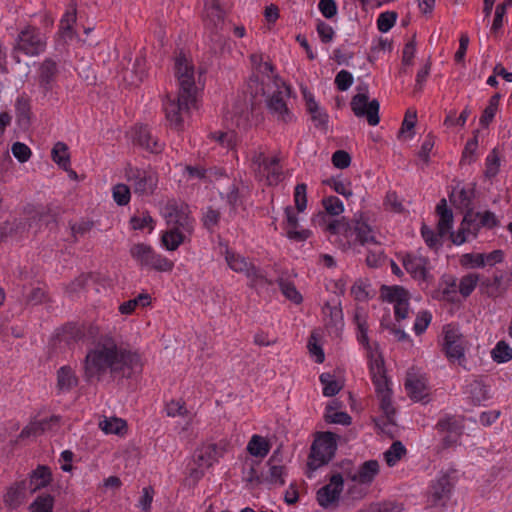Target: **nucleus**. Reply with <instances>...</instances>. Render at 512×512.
Listing matches in <instances>:
<instances>
[{
  "label": "nucleus",
  "mask_w": 512,
  "mask_h": 512,
  "mask_svg": "<svg viewBox=\"0 0 512 512\" xmlns=\"http://www.w3.org/2000/svg\"><path fill=\"white\" fill-rule=\"evenodd\" d=\"M263 176H266L268 183L277 184L281 180V167L279 165V159L277 157L269 158L265 161L261 172Z\"/></svg>",
  "instance_id": "36"
},
{
  "label": "nucleus",
  "mask_w": 512,
  "mask_h": 512,
  "mask_svg": "<svg viewBox=\"0 0 512 512\" xmlns=\"http://www.w3.org/2000/svg\"><path fill=\"white\" fill-rule=\"evenodd\" d=\"M402 265L412 278L425 281L428 276L429 259L419 253H407L401 259Z\"/></svg>",
  "instance_id": "19"
},
{
  "label": "nucleus",
  "mask_w": 512,
  "mask_h": 512,
  "mask_svg": "<svg viewBox=\"0 0 512 512\" xmlns=\"http://www.w3.org/2000/svg\"><path fill=\"white\" fill-rule=\"evenodd\" d=\"M58 63L52 58H45L38 64L35 81L43 96L51 93L57 84Z\"/></svg>",
  "instance_id": "15"
},
{
  "label": "nucleus",
  "mask_w": 512,
  "mask_h": 512,
  "mask_svg": "<svg viewBox=\"0 0 512 512\" xmlns=\"http://www.w3.org/2000/svg\"><path fill=\"white\" fill-rule=\"evenodd\" d=\"M435 214L438 217L437 230L441 234H452L451 229L454 224V215L452 209L447 205L445 198H442L436 205Z\"/></svg>",
  "instance_id": "25"
},
{
  "label": "nucleus",
  "mask_w": 512,
  "mask_h": 512,
  "mask_svg": "<svg viewBox=\"0 0 512 512\" xmlns=\"http://www.w3.org/2000/svg\"><path fill=\"white\" fill-rule=\"evenodd\" d=\"M165 412L168 417H177L185 416L188 411L183 401L171 400L166 404Z\"/></svg>",
  "instance_id": "64"
},
{
  "label": "nucleus",
  "mask_w": 512,
  "mask_h": 512,
  "mask_svg": "<svg viewBox=\"0 0 512 512\" xmlns=\"http://www.w3.org/2000/svg\"><path fill=\"white\" fill-rule=\"evenodd\" d=\"M478 282L477 274H469L461 278L458 286V291L463 297L469 296L475 289Z\"/></svg>",
  "instance_id": "58"
},
{
  "label": "nucleus",
  "mask_w": 512,
  "mask_h": 512,
  "mask_svg": "<svg viewBox=\"0 0 512 512\" xmlns=\"http://www.w3.org/2000/svg\"><path fill=\"white\" fill-rule=\"evenodd\" d=\"M354 322L357 326V340L366 349H370L369 337H368V323L367 315L361 311H356L354 316Z\"/></svg>",
  "instance_id": "37"
},
{
  "label": "nucleus",
  "mask_w": 512,
  "mask_h": 512,
  "mask_svg": "<svg viewBox=\"0 0 512 512\" xmlns=\"http://www.w3.org/2000/svg\"><path fill=\"white\" fill-rule=\"evenodd\" d=\"M78 384V378L75 372L69 366H62L57 371V386L63 392L70 391Z\"/></svg>",
  "instance_id": "33"
},
{
  "label": "nucleus",
  "mask_w": 512,
  "mask_h": 512,
  "mask_svg": "<svg viewBox=\"0 0 512 512\" xmlns=\"http://www.w3.org/2000/svg\"><path fill=\"white\" fill-rule=\"evenodd\" d=\"M357 91L358 93L352 97L350 102L354 115L358 118H366L371 126L378 125L380 122L378 100L369 101L367 85H359Z\"/></svg>",
  "instance_id": "10"
},
{
  "label": "nucleus",
  "mask_w": 512,
  "mask_h": 512,
  "mask_svg": "<svg viewBox=\"0 0 512 512\" xmlns=\"http://www.w3.org/2000/svg\"><path fill=\"white\" fill-rule=\"evenodd\" d=\"M440 292L444 300L456 302L458 300V286L452 277L445 279L440 284Z\"/></svg>",
  "instance_id": "47"
},
{
  "label": "nucleus",
  "mask_w": 512,
  "mask_h": 512,
  "mask_svg": "<svg viewBox=\"0 0 512 512\" xmlns=\"http://www.w3.org/2000/svg\"><path fill=\"white\" fill-rule=\"evenodd\" d=\"M331 234L343 235L348 241L358 242L361 245L379 244L375 232L365 221L355 220L348 222L345 218L334 220L327 225Z\"/></svg>",
  "instance_id": "4"
},
{
  "label": "nucleus",
  "mask_w": 512,
  "mask_h": 512,
  "mask_svg": "<svg viewBox=\"0 0 512 512\" xmlns=\"http://www.w3.org/2000/svg\"><path fill=\"white\" fill-rule=\"evenodd\" d=\"M51 156L53 161L64 170L70 167V154L68 146L64 142H57L53 146Z\"/></svg>",
  "instance_id": "38"
},
{
  "label": "nucleus",
  "mask_w": 512,
  "mask_h": 512,
  "mask_svg": "<svg viewBox=\"0 0 512 512\" xmlns=\"http://www.w3.org/2000/svg\"><path fill=\"white\" fill-rule=\"evenodd\" d=\"M28 489L26 480L13 482L6 488L3 495L4 505L10 510L19 508L26 500V493Z\"/></svg>",
  "instance_id": "21"
},
{
  "label": "nucleus",
  "mask_w": 512,
  "mask_h": 512,
  "mask_svg": "<svg viewBox=\"0 0 512 512\" xmlns=\"http://www.w3.org/2000/svg\"><path fill=\"white\" fill-rule=\"evenodd\" d=\"M124 175L130 188L138 196H150L158 185V175L150 168H139L128 164Z\"/></svg>",
  "instance_id": "9"
},
{
  "label": "nucleus",
  "mask_w": 512,
  "mask_h": 512,
  "mask_svg": "<svg viewBox=\"0 0 512 512\" xmlns=\"http://www.w3.org/2000/svg\"><path fill=\"white\" fill-rule=\"evenodd\" d=\"M246 449L251 456L264 458L270 452L271 444L266 438L254 434L250 438Z\"/></svg>",
  "instance_id": "31"
},
{
  "label": "nucleus",
  "mask_w": 512,
  "mask_h": 512,
  "mask_svg": "<svg viewBox=\"0 0 512 512\" xmlns=\"http://www.w3.org/2000/svg\"><path fill=\"white\" fill-rule=\"evenodd\" d=\"M51 482V469L46 465H38L29 474L28 488L30 493H35L36 491L49 486Z\"/></svg>",
  "instance_id": "26"
},
{
  "label": "nucleus",
  "mask_w": 512,
  "mask_h": 512,
  "mask_svg": "<svg viewBox=\"0 0 512 512\" xmlns=\"http://www.w3.org/2000/svg\"><path fill=\"white\" fill-rule=\"evenodd\" d=\"M174 74L178 82V92L197 94L194 65L183 51L174 58Z\"/></svg>",
  "instance_id": "13"
},
{
  "label": "nucleus",
  "mask_w": 512,
  "mask_h": 512,
  "mask_svg": "<svg viewBox=\"0 0 512 512\" xmlns=\"http://www.w3.org/2000/svg\"><path fill=\"white\" fill-rule=\"evenodd\" d=\"M130 224L133 230H144L148 228L149 231H152L154 229V219L148 212L134 215L130 219Z\"/></svg>",
  "instance_id": "56"
},
{
  "label": "nucleus",
  "mask_w": 512,
  "mask_h": 512,
  "mask_svg": "<svg viewBox=\"0 0 512 512\" xmlns=\"http://www.w3.org/2000/svg\"><path fill=\"white\" fill-rule=\"evenodd\" d=\"M54 497L50 494H41L30 504V512H53Z\"/></svg>",
  "instance_id": "43"
},
{
  "label": "nucleus",
  "mask_w": 512,
  "mask_h": 512,
  "mask_svg": "<svg viewBox=\"0 0 512 512\" xmlns=\"http://www.w3.org/2000/svg\"><path fill=\"white\" fill-rule=\"evenodd\" d=\"M421 236L425 242V244L434 251H438L443 246V238L448 234H441L440 231L437 230L435 232L432 228L427 226L426 224H422Z\"/></svg>",
  "instance_id": "35"
},
{
  "label": "nucleus",
  "mask_w": 512,
  "mask_h": 512,
  "mask_svg": "<svg viewBox=\"0 0 512 512\" xmlns=\"http://www.w3.org/2000/svg\"><path fill=\"white\" fill-rule=\"evenodd\" d=\"M435 429L441 436V448L448 449L458 444L463 434L464 420L459 415L443 414L438 419Z\"/></svg>",
  "instance_id": "11"
},
{
  "label": "nucleus",
  "mask_w": 512,
  "mask_h": 512,
  "mask_svg": "<svg viewBox=\"0 0 512 512\" xmlns=\"http://www.w3.org/2000/svg\"><path fill=\"white\" fill-rule=\"evenodd\" d=\"M186 234L179 227H172L162 235V244L167 250L174 251L185 241Z\"/></svg>",
  "instance_id": "34"
},
{
  "label": "nucleus",
  "mask_w": 512,
  "mask_h": 512,
  "mask_svg": "<svg viewBox=\"0 0 512 512\" xmlns=\"http://www.w3.org/2000/svg\"><path fill=\"white\" fill-rule=\"evenodd\" d=\"M406 453V448L400 441L392 443L390 448L384 453V458L388 466L392 467L402 458Z\"/></svg>",
  "instance_id": "46"
},
{
  "label": "nucleus",
  "mask_w": 512,
  "mask_h": 512,
  "mask_svg": "<svg viewBox=\"0 0 512 512\" xmlns=\"http://www.w3.org/2000/svg\"><path fill=\"white\" fill-rule=\"evenodd\" d=\"M492 359L497 363H506L512 359V348L504 341H499L491 351Z\"/></svg>",
  "instance_id": "49"
},
{
  "label": "nucleus",
  "mask_w": 512,
  "mask_h": 512,
  "mask_svg": "<svg viewBox=\"0 0 512 512\" xmlns=\"http://www.w3.org/2000/svg\"><path fill=\"white\" fill-rule=\"evenodd\" d=\"M133 261L142 269L158 272H170L174 268V262L157 253L152 246L146 243H135L129 249Z\"/></svg>",
  "instance_id": "5"
},
{
  "label": "nucleus",
  "mask_w": 512,
  "mask_h": 512,
  "mask_svg": "<svg viewBox=\"0 0 512 512\" xmlns=\"http://www.w3.org/2000/svg\"><path fill=\"white\" fill-rule=\"evenodd\" d=\"M220 216L221 214L219 210L213 209L212 207H208L206 211L203 213V225L209 231H213V229L218 225L220 221Z\"/></svg>",
  "instance_id": "63"
},
{
  "label": "nucleus",
  "mask_w": 512,
  "mask_h": 512,
  "mask_svg": "<svg viewBox=\"0 0 512 512\" xmlns=\"http://www.w3.org/2000/svg\"><path fill=\"white\" fill-rule=\"evenodd\" d=\"M294 202L298 212H303L307 206V186L304 183L297 184L294 189Z\"/></svg>",
  "instance_id": "60"
},
{
  "label": "nucleus",
  "mask_w": 512,
  "mask_h": 512,
  "mask_svg": "<svg viewBox=\"0 0 512 512\" xmlns=\"http://www.w3.org/2000/svg\"><path fill=\"white\" fill-rule=\"evenodd\" d=\"M141 367L140 355L118 345L111 336L101 337L90 349L84 360V376L87 381H100L107 374L129 377Z\"/></svg>",
  "instance_id": "1"
},
{
  "label": "nucleus",
  "mask_w": 512,
  "mask_h": 512,
  "mask_svg": "<svg viewBox=\"0 0 512 512\" xmlns=\"http://www.w3.org/2000/svg\"><path fill=\"white\" fill-rule=\"evenodd\" d=\"M48 35L42 32L40 28L27 24L22 27L15 39L12 49V57L17 63H20L19 53L29 57H36L46 51Z\"/></svg>",
  "instance_id": "2"
},
{
  "label": "nucleus",
  "mask_w": 512,
  "mask_h": 512,
  "mask_svg": "<svg viewBox=\"0 0 512 512\" xmlns=\"http://www.w3.org/2000/svg\"><path fill=\"white\" fill-rule=\"evenodd\" d=\"M278 285H279V288H280L282 294L287 299H289L290 301H292L295 304H299L302 302V296L298 292V290L296 289L295 285L292 282L284 280V279H279Z\"/></svg>",
  "instance_id": "54"
},
{
  "label": "nucleus",
  "mask_w": 512,
  "mask_h": 512,
  "mask_svg": "<svg viewBox=\"0 0 512 512\" xmlns=\"http://www.w3.org/2000/svg\"><path fill=\"white\" fill-rule=\"evenodd\" d=\"M267 465L269 466V482L283 486L285 484V476L287 475L286 467L276 462Z\"/></svg>",
  "instance_id": "55"
},
{
  "label": "nucleus",
  "mask_w": 512,
  "mask_h": 512,
  "mask_svg": "<svg viewBox=\"0 0 512 512\" xmlns=\"http://www.w3.org/2000/svg\"><path fill=\"white\" fill-rule=\"evenodd\" d=\"M432 315L428 311H421L417 314L413 330L416 335H421L428 328L431 323Z\"/></svg>",
  "instance_id": "61"
},
{
  "label": "nucleus",
  "mask_w": 512,
  "mask_h": 512,
  "mask_svg": "<svg viewBox=\"0 0 512 512\" xmlns=\"http://www.w3.org/2000/svg\"><path fill=\"white\" fill-rule=\"evenodd\" d=\"M379 473V463L376 460L364 462L354 474H349V478L360 484H370Z\"/></svg>",
  "instance_id": "29"
},
{
  "label": "nucleus",
  "mask_w": 512,
  "mask_h": 512,
  "mask_svg": "<svg viewBox=\"0 0 512 512\" xmlns=\"http://www.w3.org/2000/svg\"><path fill=\"white\" fill-rule=\"evenodd\" d=\"M443 349L446 356L452 361L459 360L464 355L461 337L457 330L450 326L444 327Z\"/></svg>",
  "instance_id": "23"
},
{
  "label": "nucleus",
  "mask_w": 512,
  "mask_h": 512,
  "mask_svg": "<svg viewBox=\"0 0 512 512\" xmlns=\"http://www.w3.org/2000/svg\"><path fill=\"white\" fill-rule=\"evenodd\" d=\"M276 89L267 100L269 112L276 117L278 121L289 123L293 120V114L287 106V100L291 96V88L281 79H275Z\"/></svg>",
  "instance_id": "12"
},
{
  "label": "nucleus",
  "mask_w": 512,
  "mask_h": 512,
  "mask_svg": "<svg viewBox=\"0 0 512 512\" xmlns=\"http://www.w3.org/2000/svg\"><path fill=\"white\" fill-rule=\"evenodd\" d=\"M130 186L119 183L113 186L112 188V196L114 201L119 206H125L130 202L131 199V190Z\"/></svg>",
  "instance_id": "53"
},
{
  "label": "nucleus",
  "mask_w": 512,
  "mask_h": 512,
  "mask_svg": "<svg viewBox=\"0 0 512 512\" xmlns=\"http://www.w3.org/2000/svg\"><path fill=\"white\" fill-rule=\"evenodd\" d=\"M167 214L168 224L179 227L180 230L191 234L194 229V219L189 215L188 207L185 205H172Z\"/></svg>",
  "instance_id": "20"
},
{
  "label": "nucleus",
  "mask_w": 512,
  "mask_h": 512,
  "mask_svg": "<svg viewBox=\"0 0 512 512\" xmlns=\"http://www.w3.org/2000/svg\"><path fill=\"white\" fill-rule=\"evenodd\" d=\"M383 300L394 304V315L397 321L406 319L409 314V292L402 286H382Z\"/></svg>",
  "instance_id": "14"
},
{
  "label": "nucleus",
  "mask_w": 512,
  "mask_h": 512,
  "mask_svg": "<svg viewBox=\"0 0 512 512\" xmlns=\"http://www.w3.org/2000/svg\"><path fill=\"white\" fill-rule=\"evenodd\" d=\"M133 142L151 153H160L164 144L152 135L150 129L145 125L134 128Z\"/></svg>",
  "instance_id": "22"
},
{
  "label": "nucleus",
  "mask_w": 512,
  "mask_h": 512,
  "mask_svg": "<svg viewBox=\"0 0 512 512\" xmlns=\"http://www.w3.org/2000/svg\"><path fill=\"white\" fill-rule=\"evenodd\" d=\"M323 184L332 188L336 193L349 199L353 195L351 182L338 177H331L323 181Z\"/></svg>",
  "instance_id": "41"
},
{
  "label": "nucleus",
  "mask_w": 512,
  "mask_h": 512,
  "mask_svg": "<svg viewBox=\"0 0 512 512\" xmlns=\"http://www.w3.org/2000/svg\"><path fill=\"white\" fill-rule=\"evenodd\" d=\"M319 380L323 385V395L326 397H332L336 395L341 389L339 383L330 373H322L319 377Z\"/></svg>",
  "instance_id": "51"
},
{
  "label": "nucleus",
  "mask_w": 512,
  "mask_h": 512,
  "mask_svg": "<svg viewBox=\"0 0 512 512\" xmlns=\"http://www.w3.org/2000/svg\"><path fill=\"white\" fill-rule=\"evenodd\" d=\"M344 488V480L341 474H333L329 483L317 491L318 504L323 508H329L338 503Z\"/></svg>",
  "instance_id": "16"
},
{
  "label": "nucleus",
  "mask_w": 512,
  "mask_h": 512,
  "mask_svg": "<svg viewBox=\"0 0 512 512\" xmlns=\"http://www.w3.org/2000/svg\"><path fill=\"white\" fill-rule=\"evenodd\" d=\"M223 453L215 443L201 445L194 453V462L199 468H209L218 462Z\"/></svg>",
  "instance_id": "24"
},
{
  "label": "nucleus",
  "mask_w": 512,
  "mask_h": 512,
  "mask_svg": "<svg viewBox=\"0 0 512 512\" xmlns=\"http://www.w3.org/2000/svg\"><path fill=\"white\" fill-rule=\"evenodd\" d=\"M76 22V10L72 8L68 10L61 18L59 31L63 37L71 38L73 35L72 27Z\"/></svg>",
  "instance_id": "52"
},
{
  "label": "nucleus",
  "mask_w": 512,
  "mask_h": 512,
  "mask_svg": "<svg viewBox=\"0 0 512 512\" xmlns=\"http://www.w3.org/2000/svg\"><path fill=\"white\" fill-rule=\"evenodd\" d=\"M337 449L336 435L332 432L319 433L315 438L307 462L310 472H314L327 464Z\"/></svg>",
  "instance_id": "7"
},
{
  "label": "nucleus",
  "mask_w": 512,
  "mask_h": 512,
  "mask_svg": "<svg viewBox=\"0 0 512 512\" xmlns=\"http://www.w3.org/2000/svg\"><path fill=\"white\" fill-rule=\"evenodd\" d=\"M225 11L219 2H205L203 21L205 28L210 32L211 40L222 29L224 25Z\"/></svg>",
  "instance_id": "18"
},
{
  "label": "nucleus",
  "mask_w": 512,
  "mask_h": 512,
  "mask_svg": "<svg viewBox=\"0 0 512 512\" xmlns=\"http://www.w3.org/2000/svg\"><path fill=\"white\" fill-rule=\"evenodd\" d=\"M501 97L502 95L497 92L489 99L487 107L482 111V129L487 127L494 119L499 108Z\"/></svg>",
  "instance_id": "42"
},
{
  "label": "nucleus",
  "mask_w": 512,
  "mask_h": 512,
  "mask_svg": "<svg viewBox=\"0 0 512 512\" xmlns=\"http://www.w3.org/2000/svg\"><path fill=\"white\" fill-rule=\"evenodd\" d=\"M99 426L106 434L122 435L127 429L126 422L117 417L105 418Z\"/></svg>",
  "instance_id": "40"
},
{
  "label": "nucleus",
  "mask_w": 512,
  "mask_h": 512,
  "mask_svg": "<svg viewBox=\"0 0 512 512\" xmlns=\"http://www.w3.org/2000/svg\"><path fill=\"white\" fill-rule=\"evenodd\" d=\"M477 150H478V139L477 135H474V137L469 140L462 152V157L460 160L461 165H470L471 163H474L477 160Z\"/></svg>",
  "instance_id": "50"
},
{
  "label": "nucleus",
  "mask_w": 512,
  "mask_h": 512,
  "mask_svg": "<svg viewBox=\"0 0 512 512\" xmlns=\"http://www.w3.org/2000/svg\"><path fill=\"white\" fill-rule=\"evenodd\" d=\"M453 483L447 474L438 477L430 486L428 502L432 506H445L449 501Z\"/></svg>",
  "instance_id": "17"
},
{
  "label": "nucleus",
  "mask_w": 512,
  "mask_h": 512,
  "mask_svg": "<svg viewBox=\"0 0 512 512\" xmlns=\"http://www.w3.org/2000/svg\"><path fill=\"white\" fill-rule=\"evenodd\" d=\"M197 95L178 92L174 98L167 97L163 101V110L168 126L177 131L184 128V123L190 117L191 110L196 107Z\"/></svg>",
  "instance_id": "3"
},
{
  "label": "nucleus",
  "mask_w": 512,
  "mask_h": 512,
  "mask_svg": "<svg viewBox=\"0 0 512 512\" xmlns=\"http://www.w3.org/2000/svg\"><path fill=\"white\" fill-rule=\"evenodd\" d=\"M405 389L410 398L421 401L428 396V388L424 378L408 374L405 380Z\"/></svg>",
  "instance_id": "28"
},
{
  "label": "nucleus",
  "mask_w": 512,
  "mask_h": 512,
  "mask_svg": "<svg viewBox=\"0 0 512 512\" xmlns=\"http://www.w3.org/2000/svg\"><path fill=\"white\" fill-rule=\"evenodd\" d=\"M225 260L230 269L236 273H242L248 278L250 287L258 288L272 284L266 277L265 272L255 266L248 258L233 251L226 250Z\"/></svg>",
  "instance_id": "6"
},
{
  "label": "nucleus",
  "mask_w": 512,
  "mask_h": 512,
  "mask_svg": "<svg viewBox=\"0 0 512 512\" xmlns=\"http://www.w3.org/2000/svg\"><path fill=\"white\" fill-rule=\"evenodd\" d=\"M322 205L325 211L332 216H338L343 213V202L336 196H328L322 199Z\"/></svg>",
  "instance_id": "57"
},
{
  "label": "nucleus",
  "mask_w": 512,
  "mask_h": 512,
  "mask_svg": "<svg viewBox=\"0 0 512 512\" xmlns=\"http://www.w3.org/2000/svg\"><path fill=\"white\" fill-rule=\"evenodd\" d=\"M371 374H372V382L375 386V391L378 395L387 394L391 392L389 388V382L385 375V371L383 368V364L381 362L375 361L374 364L371 365Z\"/></svg>",
  "instance_id": "30"
},
{
  "label": "nucleus",
  "mask_w": 512,
  "mask_h": 512,
  "mask_svg": "<svg viewBox=\"0 0 512 512\" xmlns=\"http://www.w3.org/2000/svg\"><path fill=\"white\" fill-rule=\"evenodd\" d=\"M500 167V157L496 149L492 150L486 157V170H485V176L487 178L494 177Z\"/></svg>",
  "instance_id": "59"
},
{
  "label": "nucleus",
  "mask_w": 512,
  "mask_h": 512,
  "mask_svg": "<svg viewBox=\"0 0 512 512\" xmlns=\"http://www.w3.org/2000/svg\"><path fill=\"white\" fill-rule=\"evenodd\" d=\"M286 224H287V237L295 241H305L311 235L308 229L298 230V217L291 206L285 208Z\"/></svg>",
  "instance_id": "27"
},
{
  "label": "nucleus",
  "mask_w": 512,
  "mask_h": 512,
  "mask_svg": "<svg viewBox=\"0 0 512 512\" xmlns=\"http://www.w3.org/2000/svg\"><path fill=\"white\" fill-rule=\"evenodd\" d=\"M322 311H323L324 316L326 317L328 326L338 327L339 325H342L343 312H342L341 307L332 306V305L326 303L323 306Z\"/></svg>",
  "instance_id": "45"
},
{
  "label": "nucleus",
  "mask_w": 512,
  "mask_h": 512,
  "mask_svg": "<svg viewBox=\"0 0 512 512\" xmlns=\"http://www.w3.org/2000/svg\"><path fill=\"white\" fill-rule=\"evenodd\" d=\"M475 192H476V184L475 183L468 184L460 190L457 199L454 200V202L461 209L465 210V217H464L463 222L461 223V226H460L458 232L456 234L455 233L451 234V241L455 245H461L464 242L469 241L471 236L473 238L476 237V232L475 231L472 232L470 229H468L466 227L467 225L468 226L470 225L469 223H467L468 218L472 217V215H473L472 203L475 198Z\"/></svg>",
  "instance_id": "8"
},
{
  "label": "nucleus",
  "mask_w": 512,
  "mask_h": 512,
  "mask_svg": "<svg viewBox=\"0 0 512 512\" xmlns=\"http://www.w3.org/2000/svg\"><path fill=\"white\" fill-rule=\"evenodd\" d=\"M396 18L397 14L395 12L381 13L377 19L378 30L383 33L388 32L394 26Z\"/></svg>",
  "instance_id": "62"
},
{
  "label": "nucleus",
  "mask_w": 512,
  "mask_h": 512,
  "mask_svg": "<svg viewBox=\"0 0 512 512\" xmlns=\"http://www.w3.org/2000/svg\"><path fill=\"white\" fill-rule=\"evenodd\" d=\"M230 207V214L235 215L239 207L243 206V196L240 193L238 186L232 184L228 188V192L223 197Z\"/></svg>",
  "instance_id": "44"
},
{
  "label": "nucleus",
  "mask_w": 512,
  "mask_h": 512,
  "mask_svg": "<svg viewBox=\"0 0 512 512\" xmlns=\"http://www.w3.org/2000/svg\"><path fill=\"white\" fill-rule=\"evenodd\" d=\"M510 3L511 2H502L501 4L497 5L495 8L493 21H492V25L490 28V32L494 36H498L501 31L504 21L506 20L505 15H506L507 4H510Z\"/></svg>",
  "instance_id": "48"
},
{
  "label": "nucleus",
  "mask_w": 512,
  "mask_h": 512,
  "mask_svg": "<svg viewBox=\"0 0 512 512\" xmlns=\"http://www.w3.org/2000/svg\"><path fill=\"white\" fill-rule=\"evenodd\" d=\"M306 100V107L308 112L311 114L312 121L315 123L317 127H324L328 123V115L325 111H323L318 103L315 101L312 94H304Z\"/></svg>",
  "instance_id": "32"
},
{
  "label": "nucleus",
  "mask_w": 512,
  "mask_h": 512,
  "mask_svg": "<svg viewBox=\"0 0 512 512\" xmlns=\"http://www.w3.org/2000/svg\"><path fill=\"white\" fill-rule=\"evenodd\" d=\"M151 302V296L148 293H141L134 299L123 302L119 306V312L124 315L132 314L137 306H148Z\"/></svg>",
  "instance_id": "39"
}]
</instances>
